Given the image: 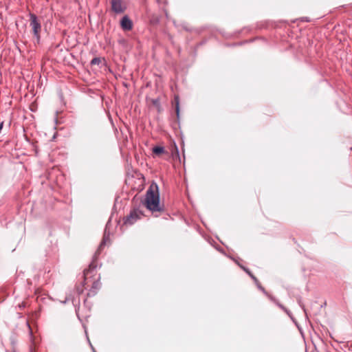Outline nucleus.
Segmentation results:
<instances>
[{
  "label": "nucleus",
  "mask_w": 352,
  "mask_h": 352,
  "mask_svg": "<svg viewBox=\"0 0 352 352\" xmlns=\"http://www.w3.org/2000/svg\"><path fill=\"white\" fill-rule=\"evenodd\" d=\"M120 25L122 30L125 31H129L133 28V23L127 16H124L121 19Z\"/></svg>",
  "instance_id": "6"
},
{
  "label": "nucleus",
  "mask_w": 352,
  "mask_h": 352,
  "mask_svg": "<svg viewBox=\"0 0 352 352\" xmlns=\"http://www.w3.org/2000/svg\"><path fill=\"white\" fill-rule=\"evenodd\" d=\"M27 326L28 327V329H29V331H30V334L32 335V328H31L28 321L27 322Z\"/></svg>",
  "instance_id": "13"
},
{
  "label": "nucleus",
  "mask_w": 352,
  "mask_h": 352,
  "mask_svg": "<svg viewBox=\"0 0 352 352\" xmlns=\"http://www.w3.org/2000/svg\"><path fill=\"white\" fill-rule=\"evenodd\" d=\"M111 10L116 14L123 13L126 10V6L122 0H111Z\"/></svg>",
  "instance_id": "5"
},
{
  "label": "nucleus",
  "mask_w": 352,
  "mask_h": 352,
  "mask_svg": "<svg viewBox=\"0 0 352 352\" xmlns=\"http://www.w3.org/2000/svg\"><path fill=\"white\" fill-rule=\"evenodd\" d=\"M107 240V237L104 236L103 239L95 254L94 259L89 264V267L87 269H85L83 272V278H85V283L87 286L89 285V283H91V289L89 290L87 293V296L89 297L96 295L101 286V283L100 282V276L99 275L97 274V272L96 271V268L97 267L96 260L97 254H99L100 253L102 249L106 244Z\"/></svg>",
  "instance_id": "1"
},
{
  "label": "nucleus",
  "mask_w": 352,
  "mask_h": 352,
  "mask_svg": "<svg viewBox=\"0 0 352 352\" xmlns=\"http://www.w3.org/2000/svg\"><path fill=\"white\" fill-rule=\"evenodd\" d=\"M298 329H299V331H300V333H301L302 336L304 338V334H303V333H302V331L301 329H300L299 327H298Z\"/></svg>",
  "instance_id": "14"
},
{
  "label": "nucleus",
  "mask_w": 352,
  "mask_h": 352,
  "mask_svg": "<svg viewBox=\"0 0 352 352\" xmlns=\"http://www.w3.org/2000/svg\"><path fill=\"white\" fill-rule=\"evenodd\" d=\"M148 101L155 107V108L157 109L158 112L161 111V105H160V100L159 98H153V99H148Z\"/></svg>",
  "instance_id": "7"
},
{
  "label": "nucleus",
  "mask_w": 352,
  "mask_h": 352,
  "mask_svg": "<svg viewBox=\"0 0 352 352\" xmlns=\"http://www.w3.org/2000/svg\"><path fill=\"white\" fill-rule=\"evenodd\" d=\"M175 111H176V114H177V118H179V96H175Z\"/></svg>",
  "instance_id": "11"
},
{
  "label": "nucleus",
  "mask_w": 352,
  "mask_h": 352,
  "mask_svg": "<svg viewBox=\"0 0 352 352\" xmlns=\"http://www.w3.org/2000/svg\"><path fill=\"white\" fill-rule=\"evenodd\" d=\"M153 153L156 155H160L166 152L163 146H155L153 148Z\"/></svg>",
  "instance_id": "9"
},
{
  "label": "nucleus",
  "mask_w": 352,
  "mask_h": 352,
  "mask_svg": "<svg viewBox=\"0 0 352 352\" xmlns=\"http://www.w3.org/2000/svg\"><path fill=\"white\" fill-rule=\"evenodd\" d=\"M241 267L252 278V279L258 285L260 289H263V288L260 285L259 281L258 280L256 277L252 274L249 269L243 266H241Z\"/></svg>",
  "instance_id": "8"
},
{
  "label": "nucleus",
  "mask_w": 352,
  "mask_h": 352,
  "mask_svg": "<svg viewBox=\"0 0 352 352\" xmlns=\"http://www.w3.org/2000/svg\"><path fill=\"white\" fill-rule=\"evenodd\" d=\"M30 26L36 43H38L41 39V25L38 17L32 13L30 14Z\"/></svg>",
  "instance_id": "3"
},
{
  "label": "nucleus",
  "mask_w": 352,
  "mask_h": 352,
  "mask_svg": "<svg viewBox=\"0 0 352 352\" xmlns=\"http://www.w3.org/2000/svg\"><path fill=\"white\" fill-rule=\"evenodd\" d=\"M142 215L143 214L140 210L134 209L126 217L124 224L129 226L133 225L138 219H140Z\"/></svg>",
  "instance_id": "4"
},
{
  "label": "nucleus",
  "mask_w": 352,
  "mask_h": 352,
  "mask_svg": "<svg viewBox=\"0 0 352 352\" xmlns=\"http://www.w3.org/2000/svg\"><path fill=\"white\" fill-rule=\"evenodd\" d=\"M100 63V59L99 58H94L91 60V65H98Z\"/></svg>",
  "instance_id": "12"
},
{
  "label": "nucleus",
  "mask_w": 352,
  "mask_h": 352,
  "mask_svg": "<svg viewBox=\"0 0 352 352\" xmlns=\"http://www.w3.org/2000/svg\"><path fill=\"white\" fill-rule=\"evenodd\" d=\"M86 284L85 283V280L80 285H77L76 286V292L78 295H80L84 292V287Z\"/></svg>",
  "instance_id": "10"
},
{
  "label": "nucleus",
  "mask_w": 352,
  "mask_h": 352,
  "mask_svg": "<svg viewBox=\"0 0 352 352\" xmlns=\"http://www.w3.org/2000/svg\"><path fill=\"white\" fill-rule=\"evenodd\" d=\"M147 209L152 212H162L164 211V207L160 204V196L157 185H151L146 191L144 201Z\"/></svg>",
  "instance_id": "2"
}]
</instances>
